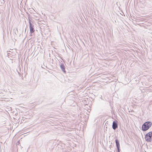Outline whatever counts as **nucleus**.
Returning <instances> with one entry per match:
<instances>
[{"label":"nucleus","instance_id":"1","mask_svg":"<svg viewBox=\"0 0 152 152\" xmlns=\"http://www.w3.org/2000/svg\"><path fill=\"white\" fill-rule=\"evenodd\" d=\"M152 123L149 121L145 122L142 125V130L143 131H145L148 130L152 125Z\"/></svg>","mask_w":152,"mask_h":152},{"label":"nucleus","instance_id":"2","mask_svg":"<svg viewBox=\"0 0 152 152\" xmlns=\"http://www.w3.org/2000/svg\"><path fill=\"white\" fill-rule=\"evenodd\" d=\"M145 139L148 142H152V132H150L146 134Z\"/></svg>","mask_w":152,"mask_h":152},{"label":"nucleus","instance_id":"3","mask_svg":"<svg viewBox=\"0 0 152 152\" xmlns=\"http://www.w3.org/2000/svg\"><path fill=\"white\" fill-rule=\"evenodd\" d=\"M118 127V121H113L112 125V128L114 130H115Z\"/></svg>","mask_w":152,"mask_h":152},{"label":"nucleus","instance_id":"4","mask_svg":"<svg viewBox=\"0 0 152 152\" xmlns=\"http://www.w3.org/2000/svg\"><path fill=\"white\" fill-rule=\"evenodd\" d=\"M60 67L62 71L64 73H65L66 71L65 70V66L63 64H61L60 65Z\"/></svg>","mask_w":152,"mask_h":152},{"label":"nucleus","instance_id":"5","mask_svg":"<svg viewBox=\"0 0 152 152\" xmlns=\"http://www.w3.org/2000/svg\"><path fill=\"white\" fill-rule=\"evenodd\" d=\"M115 142L117 148H120L119 141L117 139H115Z\"/></svg>","mask_w":152,"mask_h":152},{"label":"nucleus","instance_id":"6","mask_svg":"<svg viewBox=\"0 0 152 152\" xmlns=\"http://www.w3.org/2000/svg\"><path fill=\"white\" fill-rule=\"evenodd\" d=\"M29 28H34V25L31 23V21L30 19H29Z\"/></svg>","mask_w":152,"mask_h":152},{"label":"nucleus","instance_id":"7","mask_svg":"<svg viewBox=\"0 0 152 152\" xmlns=\"http://www.w3.org/2000/svg\"><path fill=\"white\" fill-rule=\"evenodd\" d=\"M30 28V32L32 34L35 31L34 28Z\"/></svg>","mask_w":152,"mask_h":152},{"label":"nucleus","instance_id":"8","mask_svg":"<svg viewBox=\"0 0 152 152\" xmlns=\"http://www.w3.org/2000/svg\"><path fill=\"white\" fill-rule=\"evenodd\" d=\"M117 150H118V151L117 152H120V148H117Z\"/></svg>","mask_w":152,"mask_h":152}]
</instances>
